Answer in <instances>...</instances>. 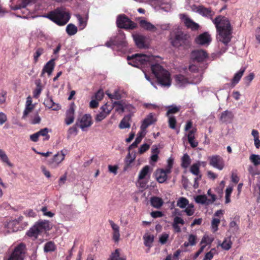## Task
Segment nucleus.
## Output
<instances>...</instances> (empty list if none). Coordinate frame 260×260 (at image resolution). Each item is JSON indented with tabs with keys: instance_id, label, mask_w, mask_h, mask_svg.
<instances>
[{
	"instance_id": "obj_2",
	"label": "nucleus",
	"mask_w": 260,
	"mask_h": 260,
	"mask_svg": "<svg viewBox=\"0 0 260 260\" xmlns=\"http://www.w3.org/2000/svg\"><path fill=\"white\" fill-rule=\"evenodd\" d=\"M213 22L215 25L217 32V39L226 45L231 39V25L229 20L221 16L217 17Z\"/></svg>"
},
{
	"instance_id": "obj_46",
	"label": "nucleus",
	"mask_w": 260,
	"mask_h": 260,
	"mask_svg": "<svg viewBox=\"0 0 260 260\" xmlns=\"http://www.w3.org/2000/svg\"><path fill=\"white\" fill-rule=\"evenodd\" d=\"M50 131L48 128H44L43 129H40L39 132H37L38 135L40 136L44 137L43 140L47 141L50 138V136L48 135L49 132Z\"/></svg>"
},
{
	"instance_id": "obj_25",
	"label": "nucleus",
	"mask_w": 260,
	"mask_h": 260,
	"mask_svg": "<svg viewBox=\"0 0 260 260\" xmlns=\"http://www.w3.org/2000/svg\"><path fill=\"white\" fill-rule=\"evenodd\" d=\"M169 174L170 173L166 172V170L164 169H157L155 173V178L159 183H162L167 180V174Z\"/></svg>"
},
{
	"instance_id": "obj_39",
	"label": "nucleus",
	"mask_w": 260,
	"mask_h": 260,
	"mask_svg": "<svg viewBox=\"0 0 260 260\" xmlns=\"http://www.w3.org/2000/svg\"><path fill=\"white\" fill-rule=\"evenodd\" d=\"M199 14L203 16L211 17L213 15L214 13L210 10V9L206 8L204 6H201Z\"/></svg>"
},
{
	"instance_id": "obj_45",
	"label": "nucleus",
	"mask_w": 260,
	"mask_h": 260,
	"mask_svg": "<svg viewBox=\"0 0 260 260\" xmlns=\"http://www.w3.org/2000/svg\"><path fill=\"white\" fill-rule=\"evenodd\" d=\"M78 30L77 27L74 24L70 23L66 27V31L69 36L75 35Z\"/></svg>"
},
{
	"instance_id": "obj_16",
	"label": "nucleus",
	"mask_w": 260,
	"mask_h": 260,
	"mask_svg": "<svg viewBox=\"0 0 260 260\" xmlns=\"http://www.w3.org/2000/svg\"><path fill=\"white\" fill-rule=\"evenodd\" d=\"M75 107V104L73 103L70 105L69 109L66 111L64 122L68 125L71 124L74 121Z\"/></svg>"
},
{
	"instance_id": "obj_20",
	"label": "nucleus",
	"mask_w": 260,
	"mask_h": 260,
	"mask_svg": "<svg viewBox=\"0 0 260 260\" xmlns=\"http://www.w3.org/2000/svg\"><path fill=\"white\" fill-rule=\"evenodd\" d=\"M207 56V53L202 50H194L191 53V59L197 62L203 61Z\"/></svg>"
},
{
	"instance_id": "obj_26",
	"label": "nucleus",
	"mask_w": 260,
	"mask_h": 260,
	"mask_svg": "<svg viewBox=\"0 0 260 260\" xmlns=\"http://www.w3.org/2000/svg\"><path fill=\"white\" fill-rule=\"evenodd\" d=\"M176 85L179 87L185 86L186 85L191 83L188 79L182 75H177L175 76Z\"/></svg>"
},
{
	"instance_id": "obj_31",
	"label": "nucleus",
	"mask_w": 260,
	"mask_h": 260,
	"mask_svg": "<svg viewBox=\"0 0 260 260\" xmlns=\"http://www.w3.org/2000/svg\"><path fill=\"white\" fill-rule=\"evenodd\" d=\"M233 117V114L231 111L225 110L221 113L220 119L223 122H227L231 121Z\"/></svg>"
},
{
	"instance_id": "obj_36",
	"label": "nucleus",
	"mask_w": 260,
	"mask_h": 260,
	"mask_svg": "<svg viewBox=\"0 0 260 260\" xmlns=\"http://www.w3.org/2000/svg\"><path fill=\"white\" fill-rule=\"evenodd\" d=\"M44 104L46 107L52 109L53 110H56L58 107L50 97H47L45 99Z\"/></svg>"
},
{
	"instance_id": "obj_14",
	"label": "nucleus",
	"mask_w": 260,
	"mask_h": 260,
	"mask_svg": "<svg viewBox=\"0 0 260 260\" xmlns=\"http://www.w3.org/2000/svg\"><path fill=\"white\" fill-rule=\"evenodd\" d=\"M133 37L137 46L139 48H146L148 46V38L140 34L133 35Z\"/></svg>"
},
{
	"instance_id": "obj_56",
	"label": "nucleus",
	"mask_w": 260,
	"mask_h": 260,
	"mask_svg": "<svg viewBox=\"0 0 260 260\" xmlns=\"http://www.w3.org/2000/svg\"><path fill=\"white\" fill-rule=\"evenodd\" d=\"M169 117V126L172 129H175L176 126V120L174 116H168Z\"/></svg>"
},
{
	"instance_id": "obj_37",
	"label": "nucleus",
	"mask_w": 260,
	"mask_h": 260,
	"mask_svg": "<svg viewBox=\"0 0 260 260\" xmlns=\"http://www.w3.org/2000/svg\"><path fill=\"white\" fill-rule=\"evenodd\" d=\"M108 260H125V258L120 254L119 249H116L111 253Z\"/></svg>"
},
{
	"instance_id": "obj_33",
	"label": "nucleus",
	"mask_w": 260,
	"mask_h": 260,
	"mask_svg": "<svg viewBox=\"0 0 260 260\" xmlns=\"http://www.w3.org/2000/svg\"><path fill=\"white\" fill-rule=\"evenodd\" d=\"M245 70V68H242L240 70L237 72L235 75L232 79V84L234 86L237 84L241 79Z\"/></svg>"
},
{
	"instance_id": "obj_8",
	"label": "nucleus",
	"mask_w": 260,
	"mask_h": 260,
	"mask_svg": "<svg viewBox=\"0 0 260 260\" xmlns=\"http://www.w3.org/2000/svg\"><path fill=\"white\" fill-rule=\"evenodd\" d=\"M116 24L118 27L125 29H133L137 27V24L130 20L124 15L117 17Z\"/></svg>"
},
{
	"instance_id": "obj_21",
	"label": "nucleus",
	"mask_w": 260,
	"mask_h": 260,
	"mask_svg": "<svg viewBox=\"0 0 260 260\" xmlns=\"http://www.w3.org/2000/svg\"><path fill=\"white\" fill-rule=\"evenodd\" d=\"M109 222L112 230V240L115 242L117 243L119 242L120 239V231L119 226L118 224L114 223L112 220H109Z\"/></svg>"
},
{
	"instance_id": "obj_55",
	"label": "nucleus",
	"mask_w": 260,
	"mask_h": 260,
	"mask_svg": "<svg viewBox=\"0 0 260 260\" xmlns=\"http://www.w3.org/2000/svg\"><path fill=\"white\" fill-rule=\"evenodd\" d=\"M216 250L215 248L212 249L209 252H207L203 260H211L215 253Z\"/></svg>"
},
{
	"instance_id": "obj_44",
	"label": "nucleus",
	"mask_w": 260,
	"mask_h": 260,
	"mask_svg": "<svg viewBox=\"0 0 260 260\" xmlns=\"http://www.w3.org/2000/svg\"><path fill=\"white\" fill-rule=\"evenodd\" d=\"M196 202L201 204H209L210 200H208L206 195H198L194 198Z\"/></svg>"
},
{
	"instance_id": "obj_7",
	"label": "nucleus",
	"mask_w": 260,
	"mask_h": 260,
	"mask_svg": "<svg viewBox=\"0 0 260 260\" xmlns=\"http://www.w3.org/2000/svg\"><path fill=\"white\" fill-rule=\"evenodd\" d=\"M188 38L189 36L187 35L181 31H178L174 38H171V43L175 47L184 46L188 44L189 42Z\"/></svg>"
},
{
	"instance_id": "obj_35",
	"label": "nucleus",
	"mask_w": 260,
	"mask_h": 260,
	"mask_svg": "<svg viewBox=\"0 0 260 260\" xmlns=\"http://www.w3.org/2000/svg\"><path fill=\"white\" fill-rule=\"evenodd\" d=\"M200 166H201V162L200 161H198L197 163L193 164L190 167V171L192 174L199 177L200 178H201L202 176L200 174Z\"/></svg>"
},
{
	"instance_id": "obj_61",
	"label": "nucleus",
	"mask_w": 260,
	"mask_h": 260,
	"mask_svg": "<svg viewBox=\"0 0 260 260\" xmlns=\"http://www.w3.org/2000/svg\"><path fill=\"white\" fill-rule=\"evenodd\" d=\"M104 91L102 89H99L96 93H95L94 98L96 100L100 101L102 100L104 97Z\"/></svg>"
},
{
	"instance_id": "obj_57",
	"label": "nucleus",
	"mask_w": 260,
	"mask_h": 260,
	"mask_svg": "<svg viewBox=\"0 0 260 260\" xmlns=\"http://www.w3.org/2000/svg\"><path fill=\"white\" fill-rule=\"evenodd\" d=\"M34 108V106H28L25 105V108L23 111V114L22 116L23 119H25L29 113H30L31 111Z\"/></svg>"
},
{
	"instance_id": "obj_29",
	"label": "nucleus",
	"mask_w": 260,
	"mask_h": 260,
	"mask_svg": "<svg viewBox=\"0 0 260 260\" xmlns=\"http://www.w3.org/2000/svg\"><path fill=\"white\" fill-rule=\"evenodd\" d=\"M35 0H21V2L16 5H11V8L12 10H17L21 8H25L28 4L33 2Z\"/></svg>"
},
{
	"instance_id": "obj_38",
	"label": "nucleus",
	"mask_w": 260,
	"mask_h": 260,
	"mask_svg": "<svg viewBox=\"0 0 260 260\" xmlns=\"http://www.w3.org/2000/svg\"><path fill=\"white\" fill-rule=\"evenodd\" d=\"M219 245H220L223 249L229 250L232 245L231 237L225 238L222 243H219Z\"/></svg>"
},
{
	"instance_id": "obj_32",
	"label": "nucleus",
	"mask_w": 260,
	"mask_h": 260,
	"mask_svg": "<svg viewBox=\"0 0 260 260\" xmlns=\"http://www.w3.org/2000/svg\"><path fill=\"white\" fill-rule=\"evenodd\" d=\"M151 205L156 209L160 208L164 204L161 198L157 197H153L150 199Z\"/></svg>"
},
{
	"instance_id": "obj_12",
	"label": "nucleus",
	"mask_w": 260,
	"mask_h": 260,
	"mask_svg": "<svg viewBox=\"0 0 260 260\" xmlns=\"http://www.w3.org/2000/svg\"><path fill=\"white\" fill-rule=\"evenodd\" d=\"M209 164L212 167L222 170L224 167V162L223 158L219 155H213L208 158Z\"/></svg>"
},
{
	"instance_id": "obj_1",
	"label": "nucleus",
	"mask_w": 260,
	"mask_h": 260,
	"mask_svg": "<svg viewBox=\"0 0 260 260\" xmlns=\"http://www.w3.org/2000/svg\"><path fill=\"white\" fill-rule=\"evenodd\" d=\"M128 64L133 67L140 68L142 66H151L152 73L157 78L158 83L162 86L169 87L171 85L170 74L158 64H153L155 57L144 54H135L127 56Z\"/></svg>"
},
{
	"instance_id": "obj_43",
	"label": "nucleus",
	"mask_w": 260,
	"mask_h": 260,
	"mask_svg": "<svg viewBox=\"0 0 260 260\" xmlns=\"http://www.w3.org/2000/svg\"><path fill=\"white\" fill-rule=\"evenodd\" d=\"M130 117L129 116H125L120 121L119 127L120 129L129 128L131 126L129 123Z\"/></svg>"
},
{
	"instance_id": "obj_49",
	"label": "nucleus",
	"mask_w": 260,
	"mask_h": 260,
	"mask_svg": "<svg viewBox=\"0 0 260 260\" xmlns=\"http://www.w3.org/2000/svg\"><path fill=\"white\" fill-rule=\"evenodd\" d=\"M184 209V212L188 216L193 215L195 212L194 205L192 204H189Z\"/></svg>"
},
{
	"instance_id": "obj_59",
	"label": "nucleus",
	"mask_w": 260,
	"mask_h": 260,
	"mask_svg": "<svg viewBox=\"0 0 260 260\" xmlns=\"http://www.w3.org/2000/svg\"><path fill=\"white\" fill-rule=\"evenodd\" d=\"M197 237L194 235H189L188 238V241L190 246H194L197 243Z\"/></svg>"
},
{
	"instance_id": "obj_51",
	"label": "nucleus",
	"mask_w": 260,
	"mask_h": 260,
	"mask_svg": "<svg viewBox=\"0 0 260 260\" xmlns=\"http://www.w3.org/2000/svg\"><path fill=\"white\" fill-rule=\"evenodd\" d=\"M36 88L34 91V97L38 98L42 91V87L40 82H36Z\"/></svg>"
},
{
	"instance_id": "obj_50",
	"label": "nucleus",
	"mask_w": 260,
	"mask_h": 260,
	"mask_svg": "<svg viewBox=\"0 0 260 260\" xmlns=\"http://www.w3.org/2000/svg\"><path fill=\"white\" fill-rule=\"evenodd\" d=\"M174 164L173 158L170 157L167 160V164L165 168L166 172L171 173Z\"/></svg>"
},
{
	"instance_id": "obj_6",
	"label": "nucleus",
	"mask_w": 260,
	"mask_h": 260,
	"mask_svg": "<svg viewBox=\"0 0 260 260\" xmlns=\"http://www.w3.org/2000/svg\"><path fill=\"white\" fill-rule=\"evenodd\" d=\"M151 174V170L149 166H145L140 171L137 181V185L140 188H145Z\"/></svg>"
},
{
	"instance_id": "obj_18",
	"label": "nucleus",
	"mask_w": 260,
	"mask_h": 260,
	"mask_svg": "<svg viewBox=\"0 0 260 260\" xmlns=\"http://www.w3.org/2000/svg\"><path fill=\"white\" fill-rule=\"evenodd\" d=\"M101 111L96 115L95 119L100 122L105 119L110 113L112 107L107 104L104 105L100 108Z\"/></svg>"
},
{
	"instance_id": "obj_63",
	"label": "nucleus",
	"mask_w": 260,
	"mask_h": 260,
	"mask_svg": "<svg viewBox=\"0 0 260 260\" xmlns=\"http://www.w3.org/2000/svg\"><path fill=\"white\" fill-rule=\"evenodd\" d=\"M230 229L233 232H237L238 229V225L236 221H232L229 224Z\"/></svg>"
},
{
	"instance_id": "obj_17",
	"label": "nucleus",
	"mask_w": 260,
	"mask_h": 260,
	"mask_svg": "<svg viewBox=\"0 0 260 260\" xmlns=\"http://www.w3.org/2000/svg\"><path fill=\"white\" fill-rule=\"evenodd\" d=\"M189 70L193 74H197V75H192L194 78L191 81V83L192 84H198L200 83L202 79V71L200 70L199 68L194 64L189 66Z\"/></svg>"
},
{
	"instance_id": "obj_28",
	"label": "nucleus",
	"mask_w": 260,
	"mask_h": 260,
	"mask_svg": "<svg viewBox=\"0 0 260 260\" xmlns=\"http://www.w3.org/2000/svg\"><path fill=\"white\" fill-rule=\"evenodd\" d=\"M140 24L142 28L147 30L151 31H155L157 29L156 26L153 25L150 22L144 19L141 20L140 21Z\"/></svg>"
},
{
	"instance_id": "obj_62",
	"label": "nucleus",
	"mask_w": 260,
	"mask_h": 260,
	"mask_svg": "<svg viewBox=\"0 0 260 260\" xmlns=\"http://www.w3.org/2000/svg\"><path fill=\"white\" fill-rule=\"evenodd\" d=\"M40 121H41V118L39 116L38 114L36 113L34 115V117H32V118L30 120V123L33 124H36L39 123L40 122Z\"/></svg>"
},
{
	"instance_id": "obj_19",
	"label": "nucleus",
	"mask_w": 260,
	"mask_h": 260,
	"mask_svg": "<svg viewBox=\"0 0 260 260\" xmlns=\"http://www.w3.org/2000/svg\"><path fill=\"white\" fill-rule=\"evenodd\" d=\"M65 155L66 154L63 150L58 152L49 162L50 165L52 168H56L64 160Z\"/></svg>"
},
{
	"instance_id": "obj_41",
	"label": "nucleus",
	"mask_w": 260,
	"mask_h": 260,
	"mask_svg": "<svg viewBox=\"0 0 260 260\" xmlns=\"http://www.w3.org/2000/svg\"><path fill=\"white\" fill-rule=\"evenodd\" d=\"M191 163V159L187 154H184L181 158V166L182 168L186 169Z\"/></svg>"
},
{
	"instance_id": "obj_52",
	"label": "nucleus",
	"mask_w": 260,
	"mask_h": 260,
	"mask_svg": "<svg viewBox=\"0 0 260 260\" xmlns=\"http://www.w3.org/2000/svg\"><path fill=\"white\" fill-rule=\"evenodd\" d=\"M55 247L54 244L52 242H47L44 246V251L45 252L53 251L55 250Z\"/></svg>"
},
{
	"instance_id": "obj_40",
	"label": "nucleus",
	"mask_w": 260,
	"mask_h": 260,
	"mask_svg": "<svg viewBox=\"0 0 260 260\" xmlns=\"http://www.w3.org/2000/svg\"><path fill=\"white\" fill-rule=\"evenodd\" d=\"M113 108L118 113H122L124 111V101H121L115 102L113 103Z\"/></svg>"
},
{
	"instance_id": "obj_58",
	"label": "nucleus",
	"mask_w": 260,
	"mask_h": 260,
	"mask_svg": "<svg viewBox=\"0 0 260 260\" xmlns=\"http://www.w3.org/2000/svg\"><path fill=\"white\" fill-rule=\"evenodd\" d=\"M144 106L150 110H158L160 108V105H157L153 104L144 103Z\"/></svg>"
},
{
	"instance_id": "obj_27",
	"label": "nucleus",
	"mask_w": 260,
	"mask_h": 260,
	"mask_svg": "<svg viewBox=\"0 0 260 260\" xmlns=\"http://www.w3.org/2000/svg\"><path fill=\"white\" fill-rule=\"evenodd\" d=\"M144 244L145 246L148 248L147 252L149 251V249L152 246L154 242V236L148 233H145L143 236Z\"/></svg>"
},
{
	"instance_id": "obj_60",
	"label": "nucleus",
	"mask_w": 260,
	"mask_h": 260,
	"mask_svg": "<svg viewBox=\"0 0 260 260\" xmlns=\"http://www.w3.org/2000/svg\"><path fill=\"white\" fill-rule=\"evenodd\" d=\"M41 210L42 212L43 215L45 216L52 217L54 215L53 213L51 212V211H48L47 210V208L45 206L43 207Z\"/></svg>"
},
{
	"instance_id": "obj_23",
	"label": "nucleus",
	"mask_w": 260,
	"mask_h": 260,
	"mask_svg": "<svg viewBox=\"0 0 260 260\" xmlns=\"http://www.w3.org/2000/svg\"><path fill=\"white\" fill-rule=\"evenodd\" d=\"M211 41V37L207 32H204L199 35L196 39V43L201 45H208Z\"/></svg>"
},
{
	"instance_id": "obj_3",
	"label": "nucleus",
	"mask_w": 260,
	"mask_h": 260,
	"mask_svg": "<svg viewBox=\"0 0 260 260\" xmlns=\"http://www.w3.org/2000/svg\"><path fill=\"white\" fill-rule=\"evenodd\" d=\"M47 17L58 25H64L70 20V15L65 8L61 7L51 12Z\"/></svg>"
},
{
	"instance_id": "obj_15",
	"label": "nucleus",
	"mask_w": 260,
	"mask_h": 260,
	"mask_svg": "<svg viewBox=\"0 0 260 260\" xmlns=\"http://www.w3.org/2000/svg\"><path fill=\"white\" fill-rule=\"evenodd\" d=\"M179 16L182 21L187 28L193 30H198L199 29V25L194 22L187 15L184 14H181Z\"/></svg>"
},
{
	"instance_id": "obj_30",
	"label": "nucleus",
	"mask_w": 260,
	"mask_h": 260,
	"mask_svg": "<svg viewBox=\"0 0 260 260\" xmlns=\"http://www.w3.org/2000/svg\"><path fill=\"white\" fill-rule=\"evenodd\" d=\"M146 134V131H144L143 129L140 130V131L138 133V136L136 138L135 141L131 145L130 148H134L137 146L138 144H139L142 141L143 138Z\"/></svg>"
},
{
	"instance_id": "obj_11",
	"label": "nucleus",
	"mask_w": 260,
	"mask_h": 260,
	"mask_svg": "<svg viewBox=\"0 0 260 260\" xmlns=\"http://www.w3.org/2000/svg\"><path fill=\"white\" fill-rule=\"evenodd\" d=\"M23 217L20 216L17 219L10 220L5 223V228L8 233L15 232L19 230L20 222L22 220Z\"/></svg>"
},
{
	"instance_id": "obj_48",
	"label": "nucleus",
	"mask_w": 260,
	"mask_h": 260,
	"mask_svg": "<svg viewBox=\"0 0 260 260\" xmlns=\"http://www.w3.org/2000/svg\"><path fill=\"white\" fill-rule=\"evenodd\" d=\"M44 52V49L43 48L39 47L36 49L35 52L33 55L35 63H37L38 62L39 57L42 55Z\"/></svg>"
},
{
	"instance_id": "obj_4",
	"label": "nucleus",
	"mask_w": 260,
	"mask_h": 260,
	"mask_svg": "<svg viewBox=\"0 0 260 260\" xmlns=\"http://www.w3.org/2000/svg\"><path fill=\"white\" fill-rule=\"evenodd\" d=\"M50 229L49 222L48 220L39 221L29 229L27 235L36 239L40 234L49 230Z\"/></svg>"
},
{
	"instance_id": "obj_54",
	"label": "nucleus",
	"mask_w": 260,
	"mask_h": 260,
	"mask_svg": "<svg viewBox=\"0 0 260 260\" xmlns=\"http://www.w3.org/2000/svg\"><path fill=\"white\" fill-rule=\"evenodd\" d=\"M169 237V235L166 233H162L159 238V242L161 244H165L166 243L167 241L168 240Z\"/></svg>"
},
{
	"instance_id": "obj_47",
	"label": "nucleus",
	"mask_w": 260,
	"mask_h": 260,
	"mask_svg": "<svg viewBox=\"0 0 260 260\" xmlns=\"http://www.w3.org/2000/svg\"><path fill=\"white\" fill-rule=\"evenodd\" d=\"M249 160L254 166L260 165V155L252 154L249 156Z\"/></svg>"
},
{
	"instance_id": "obj_22",
	"label": "nucleus",
	"mask_w": 260,
	"mask_h": 260,
	"mask_svg": "<svg viewBox=\"0 0 260 260\" xmlns=\"http://www.w3.org/2000/svg\"><path fill=\"white\" fill-rule=\"evenodd\" d=\"M156 121V118L152 113L149 114L143 120L140 128L146 131L147 128L150 125L153 124Z\"/></svg>"
},
{
	"instance_id": "obj_34",
	"label": "nucleus",
	"mask_w": 260,
	"mask_h": 260,
	"mask_svg": "<svg viewBox=\"0 0 260 260\" xmlns=\"http://www.w3.org/2000/svg\"><path fill=\"white\" fill-rule=\"evenodd\" d=\"M76 17L78 21V25L80 29H83L87 25V22L88 20V16L82 17L80 14L76 15Z\"/></svg>"
},
{
	"instance_id": "obj_13",
	"label": "nucleus",
	"mask_w": 260,
	"mask_h": 260,
	"mask_svg": "<svg viewBox=\"0 0 260 260\" xmlns=\"http://www.w3.org/2000/svg\"><path fill=\"white\" fill-rule=\"evenodd\" d=\"M224 211L222 209L216 211L214 217L211 221V229L213 232H216L218 230V225L220 222V218L223 216Z\"/></svg>"
},
{
	"instance_id": "obj_53",
	"label": "nucleus",
	"mask_w": 260,
	"mask_h": 260,
	"mask_svg": "<svg viewBox=\"0 0 260 260\" xmlns=\"http://www.w3.org/2000/svg\"><path fill=\"white\" fill-rule=\"evenodd\" d=\"M168 111L167 112V116H171V114L177 113L180 109L179 107L176 106H171L168 107Z\"/></svg>"
},
{
	"instance_id": "obj_10",
	"label": "nucleus",
	"mask_w": 260,
	"mask_h": 260,
	"mask_svg": "<svg viewBox=\"0 0 260 260\" xmlns=\"http://www.w3.org/2000/svg\"><path fill=\"white\" fill-rule=\"evenodd\" d=\"M25 251V245L23 243L19 244L15 248L8 260H23Z\"/></svg>"
},
{
	"instance_id": "obj_64",
	"label": "nucleus",
	"mask_w": 260,
	"mask_h": 260,
	"mask_svg": "<svg viewBox=\"0 0 260 260\" xmlns=\"http://www.w3.org/2000/svg\"><path fill=\"white\" fill-rule=\"evenodd\" d=\"M125 111L133 113L135 112V108L132 105L127 104L124 102V111Z\"/></svg>"
},
{
	"instance_id": "obj_24",
	"label": "nucleus",
	"mask_w": 260,
	"mask_h": 260,
	"mask_svg": "<svg viewBox=\"0 0 260 260\" xmlns=\"http://www.w3.org/2000/svg\"><path fill=\"white\" fill-rule=\"evenodd\" d=\"M54 61L55 59H51L44 65L41 72V76H43L46 73H47L49 76L51 75L55 67Z\"/></svg>"
},
{
	"instance_id": "obj_9",
	"label": "nucleus",
	"mask_w": 260,
	"mask_h": 260,
	"mask_svg": "<svg viewBox=\"0 0 260 260\" xmlns=\"http://www.w3.org/2000/svg\"><path fill=\"white\" fill-rule=\"evenodd\" d=\"M92 124L91 115L86 114L78 118L76 123V126L79 127L82 131H85L87 128L90 127Z\"/></svg>"
},
{
	"instance_id": "obj_5",
	"label": "nucleus",
	"mask_w": 260,
	"mask_h": 260,
	"mask_svg": "<svg viewBox=\"0 0 260 260\" xmlns=\"http://www.w3.org/2000/svg\"><path fill=\"white\" fill-rule=\"evenodd\" d=\"M105 45L108 47L116 46L119 49H124L127 46L125 35L122 31H119L116 36L112 38Z\"/></svg>"
},
{
	"instance_id": "obj_42",
	"label": "nucleus",
	"mask_w": 260,
	"mask_h": 260,
	"mask_svg": "<svg viewBox=\"0 0 260 260\" xmlns=\"http://www.w3.org/2000/svg\"><path fill=\"white\" fill-rule=\"evenodd\" d=\"M189 204V201L184 197H180L178 199L177 202V206L181 208L184 209Z\"/></svg>"
}]
</instances>
